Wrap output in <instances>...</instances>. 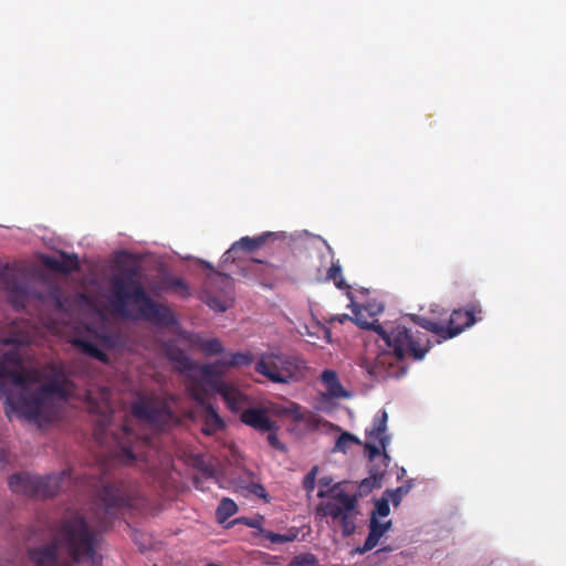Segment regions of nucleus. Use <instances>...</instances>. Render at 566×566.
Masks as SVG:
<instances>
[{"mask_svg":"<svg viewBox=\"0 0 566 566\" xmlns=\"http://www.w3.org/2000/svg\"><path fill=\"white\" fill-rule=\"evenodd\" d=\"M30 334L25 324L18 321L0 322V344L12 347L0 355V399L4 398L6 415L18 413L24 419L44 426L56 415L53 399L40 388L30 386L41 380L39 369L25 366V345Z\"/></svg>","mask_w":566,"mask_h":566,"instance_id":"f257e3e1","label":"nucleus"},{"mask_svg":"<svg viewBox=\"0 0 566 566\" xmlns=\"http://www.w3.org/2000/svg\"><path fill=\"white\" fill-rule=\"evenodd\" d=\"M353 322L364 328L373 329L385 342L388 350L377 355L368 373L376 379L399 378L407 373L405 360H421L431 348L430 338L426 333L397 325L389 332L376 318L370 319L367 307L352 305Z\"/></svg>","mask_w":566,"mask_h":566,"instance_id":"f03ea898","label":"nucleus"},{"mask_svg":"<svg viewBox=\"0 0 566 566\" xmlns=\"http://www.w3.org/2000/svg\"><path fill=\"white\" fill-rule=\"evenodd\" d=\"M52 539L28 549L34 566H67L64 552L72 562L93 558L97 548V532L77 512H66L51 526Z\"/></svg>","mask_w":566,"mask_h":566,"instance_id":"7ed1b4c3","label":"nucleus"},{"mask_svg":"<svg viewBox=\"0 0 566 566\" xmlns=\"http://www.w3.org/2000/svg\"><path fill=\"white\" fill-rule=\"evenodd\" d=\"M142 276V269L135 264L112 279L111 303L115 312L122 317L143 318L156 326L175 325L177 321L172 311L147 294Z\"/></svg>","mask_w":566,"mask_h":566,"instance_id":"20e7f679","label":"nucleus"},{"mask_svg":"<svg viewBox=\"0 0 566 566\" xmlns=\"http://www.w3.org/2000/svg\"><path fill=\"white\" fill-rule=\"evenodd\" d=\"M333 483L331 476H323L318 480L319 490L317 496L327 499L316 506L317 515L332 517L342 527L344 536L355 532V510L358 503V494L347 490V482Z\"/></svg>","mask_w":566,"mask_h":566,"instance_id":"39448f33","label":"nucleus"},{"mask_svg":"<svg viewBox=\"0 0 566 566\" xmlns=\"http://www.w3.org/2000/svg\"><path fill=\"white\" fill-rule=\"evenodd\" d=\"M305 363L297 356L282 353H262L254 364L259 375L274 384H290L305 377Z\"/></svg>","mask_w":566,"mask_h":566,"instance_id":"423d86ee","label":"nucleus"},{"mask_svg":"<svg viewBox=\"0 0 566 566\" xmlns=\"http://www.w3.org/2000/svg\"><path fill=\"white\" fill-rule=\"evenodd\" d=\"M71 483L72 474L69 470L46 476L15 473L8 480L9 488L13 493L38 499L53 497L59 492L64 491Z\"/></svg>","mask_w":566,"mask_h":566,"instance_id":"0eeeda50","label":"nucleus"},{"mask_svg":"<svg viewBox=\"0 0 566 566\" xmlns=\"http://www.w3.org/2000/svg\"><path fill=\"white\" fill-rule=\"evenodd\" d=\"M387 422V411L384 409L379 410L374 417L371 429L366 431L369 441L365 444L368 459L374 461L377 457H381L385 468H387L390 462V457L386 452V448L390 442V437L386 433Z\"/></svg>","mask_w":566,"mask_h":566,"instance_id":"6e6552de","label":"nucleus"},{"mask_svg":"<svg viewBox=\"0 0 566 566\" xmlns=\"http://www.w3.org/2000/svg\"><path fill=\"white\" fill-rule=\"evenodd\" d=\"M132 413L155 427L164 428L175 422L176 417L166 402L149 398H139L132 403Z\"/></svg>","mask_w":566,"mask_h":566,"instance_id":"1a4fd4ad","label":"nucleus"},{"mask_svg":"<svg viewBox=\"0 0 566 566\" xmlns=\"http://www.w3.org/2000/svg\"><path fill=\"white\" fill-rule=\"evenodd\" d=\"M46 382L39 388L42 392L53 399L69 400L75 392L74 382L67 377L65 368L61 364L48 363L44 366Z\"/></svg>","mask_w":566,"mask_h":566,"instance_id":"9d476101","label":"nucleus"},{"mask_svg":"<svg viewBox=\"0 0 566 566\" xmlns=\"http://www.w3.org/2000/svg\"><path fill=\"white\" fill-rule=\"evenodd\" d=\"M482 308L478 304H470L464 310H453L446 318H442L444 335L442 339H451L472 326L481 317Z\"/></svg>","mask_w":566,"mask_h":566,"instance_id":"9b49d317","label":"nucleus"},{"mask_svg":"<svg viewBox=\"0 0 566 566\" xmlns=\"http://www.w3.org/2000/svg\"><path fill=\"white\" fill-rule=\"evenodd\" d=\"M102 490L99 491V500L104 506L105 514L113 518L115 511L128 504L126 489L122 482H111L106 480V475L101 476Z\"/></svg>","mask_w":566,"mask_h":566,"instance_id":"f8f14e48","label":"nucleus"},{"mask_svg":"<svg viewBox=\"0 0 566 566\" xmlns=\"http://www.w3.org/2000/svg\"><path fill=\"white\" fill-rule=\"evenodd\" d=\"M114 443L118 447L116 460L123 463H132L135 457V444L139 442V437L132 430L128 423L123 424L120 430L112 433Z\"/></svg>","mask_w":566,"mask_h":566,"instance_id":"ddd939ff","label":"nucleus"},{"mask_svg":"<svg viewBox=\"0 0 566 566\" xmlns=\"http://www.w3.org/2000/svg\"><path fill=\"white\" fill-rule=\"evenodd\" d=\"M0 280L3 289L10 293L12 303L24 305L27 300V286L23 277L8 265L1 271Z\"/></svg>","mask_w":566,"mask_h":566,"instance_id":"4468645a","label":"nucleus"},{"mask_svg":"<svg viewBox=\"0 0 566 566\" xmlns=\"http://www.w3.org/2000/svg\"><path fill=\"white\" fill-rule=\"evenodd\" d=\"M240 420L244 424L259 432L272 431L275 429V421L268 416V411L260 407H250L240 415Z\"/></svg>","mask_w":566,"mask_h":566,"instance_id":"2eb2a0df","label":"nucleus"},{"mask_svg":"<svg viewBox=\"0 0 566 566\" xmlns=\"http://www.w3.org/2000/svg\"><path fill=\"white\" fill-rule=\"evenodd\" d=\"M275 233L273 232H264L258 237H243L241 238L239 241H235L231 248L224 252V254L222 255V259L224 262H228V261H234L235 260V254L239 252V251H243V252H248V253H251L253 251H255L256 249L261 248L262 245L265 244V242L268 241L269 238H272L274 237Z\"/></svg>","mask_w":566,"mask_h":566,"instance_id":"dca6fc26","label":"nucleus"},{"mask_svg":"<svg viewBox=\"0 0 566 566\" xmlns=\"http://www.w3.org/2000/svg\"><path fill=\"white\" fill-rule=\"evenodd\" d=\"M196 369L200 373L201 382L212 391L219 394L223 387L226 388L227 381L222 378L224 368L220 364V359L211 364L197 365Z\"/></svg>","mask_w":566,"mask_h":566,"instance_id":"f3484780","label":"nucleus"},{"mask_svg":"<svg viewBox=\"0 0 566 566\" xmlns=\"http://www.w3.org/2000/svg\"><path fill=\"white\" fill-rule=\"evenodd\" d=\"M228 409L232 412H242L248 408L249 398L234 385L227 382L226 388L219 391Z\"/></svg>","mask_w":566,"mask_h":566,"instance_id":"a211bd4d","label":"nucleus"},{"mask_svg":"<svg viewBox=\"0 0 566 566\" xmlns=\"http://www.w3.org/2000/svg\"><path fill=\"white\" fill-rule=\"evenodd\" d=\"M391 527V521L380 522L375 514L370 515L369 520V533L363 545L359 548L360 553H367L377 546L379 539L384 536V534L389 531Z\"/></svg>","mask_w":566,"mask_h":566,"instance_id":"6ab92c4d","label":"nucleus"},{"mask_svg":"<svg viewBox=\"0 0 566 566\" xmlns=\"http://www.w3.org/2000/svg\"><path fill=\"white\" fill-rule=\"evenodd\" d=\"M233 279L226 273L220 271L209 272L203 286L206 290H212V292H218L222 294H233Z\"/></svg>","mask_w":566,"mask_h":566,"instance_id":"aec40b11","label":"nucleus"},{"mask_svg":"<svg viewBox=\"0 0 566 566\" xmlns=\"http://www.w3.org/2000/svg\"><path fill=\"white\" fill-rule=\"evenodd\" d=\"M158 290L176 294L182 298H187L191 294L190 287L184 279L172 276L170 274H164L160 276L158 281Z\"/></svg>","mask_w":566,"mask_h":566,"instance_id":"412c9836","label":"nucleus"},{"mask_svg":"<svg viewBox=\"0 0 566 566\" xmlns=\"http://www.w3.org/2000/svg\"><path fill=\"white\" fill-rule=\"evenodd\" d=\"M321 381L326 388L327 396L331 398H348L349 392L346 391L340 384L336 371L325 369L321 375Z\"/></svg>","mask_w":566,"mask_h":566,"instance_id":"4be33fe9","label":"nucleus"},{"mask_svg":"<svg viewBox=\"0 0 566 566\" xmlns=\"http://www.w3.org/2000/svg\"><path fill=\"white\" fill-rule=\"evenodd\" d=\"M166 356L170 361L176 364L180 371H188L197 368V364L193 363L186 352L178 346L168 345L166 347Z\"/></svg>","mask_w":566,"mask_h":566,"instance_id":"5701e85b","label":"nucleus"},{"mask_svg":"<svg viewBox=\"0 0 566 566\" xmlns=\"http://www.w3.org/2000/svg\"><path fill=\"white\" fill-rule=\"evenodd\" d=\"M44 264L53 270V271H56V272H60V273H63V274H69L73 271H77L78 270V260H77V256L76 255H66V254H63V259L60 260V259H56V258H52V256H46L44 259Z\"/></svg>","mask_w":566,"mask_h":566,"instance_id":"b1692460","label":"nucleus"},{"mask_svg":"<svg viewBox=\"0 0 566 566\" xmlns=\"http://www.w3.org/2000/svg\"><path fill=\"white\" fill-rule=\"evenodd\" d=\"M190 343L206 356L220 355L224 352L223 345L218 338H202L199 335H193Z\"/></svg>","mask_w":566,"mask_h":566,"instance_id":"393cba45","label":"nucleus"},{"mask_svg":"<svg viewBox=\"0 0 566 566\" xmlns=\"http://www.w3.org/2000/svg\"><path fill=\"white\" fill-rule=\"evenodd\" d=\"M253 361L254 355L250 350L229 353L226 357L220 358V364L224 369L250 366Z\"/></svg>","mask_w":566,"mask_h":566,"instance_id":"a878e982","label":"nucleus"},{"mask_svg":"<svg viewBox=\"0 0 566 566\" xmlns=\"http://www.w3.org/2000/svg\"><path fill=\"white\" fill-rule=\"evenodd\" d=\"M203 301L206 302V304L217 311V312H226L232 301H233V297H232V294H222L220 293L219 295H216L214 292H212V290H203Z\"/></svg>","mask_w":566,"mask_h":566,"instance_id":"bb28decb","label":"nucleus"},{"mask_svg":"<svg viewBox=\"0 0 566 566\" xmlns=\"http://www.w3.org/2000/svg\"><path fill=\"white\" fill-rule=\"evenodd\" d=\"M205 413H206V428H203V432L206 434H211L212 432L217 430H221L224 427V422L222 418L219 416L217 410L213 408L212 405L207 403L205 406Z\"/></svg>","mask_w":566,"mask_h":566,"instance_id":"cd10ccee","label":"nucleus"},{"mask_svg":"<svg viewBox=\"0 0 566 566\" xmlns=\"http://www.w3.org/2000/svg\"><path fill=\"white\" fill-rule=\"evenodd\" d=\"M412 319L418 326L436 334L438 337H440L442 339V335H444L442 318H440L439 321H436L430 317L415 315L412 317Z\"/></svg>","mask_w":566,"mask_h":566,"instance_id":"c85d7f7f","label":"nucleus"},{"mask_svg":"<svg viewBox=\"0 0 566 566\" xmlns=\"http://www.w3.org/2000/svg\"><path fill=\"white\" fill-rule=\"evenodd\" d=\"M73 344L76 347H78L84 354L93 358H96L101 361H107V355L102 349H99L97 345H95L94 343L77 338L73 342Z\"/></svg>","mask_w":566,"mask_h":566,"instance_id":"c756f323","label":"nucleus"},{"mask_svg":"<svg viewBox=\"0 0 566 566\" xmlns=\"http://www.w3.org/2000/svg\"><path fill=\"white\" fill-rule=\"evenodd\" d=\"M238 511L235 502L229 497H223L217 507V518L219 522H224L233 516Z\"/></svg>","mask_w":566,"mask_h":566,"instance_id":"7c9ffc66","label":"nucleus"},{"mask_svg":"<svg viewBox=\"0 0 566 566\" xmlns=\"http://www.w3.org/2000/svg\"><path fill=\"white\" fill-rule=\"evenodd\" d=\"M111 422V415L109 413H103L101 416V418L97 420V422L95 423V427H94V438L95 440L103 444L105 443L106 441V432H107V427Z\"/></svg>","mask_w":566,"mask_h":566,"instance_id":"2f4dec72","label":"nucleus"},{"mask_svg":"<svg viewBox=\"0 0 566 566\" xmlns=\"http://www.w3.org/2000/svg\"><path fill=\"white\" fill-rule=\"evenodd\" d=\"M263 537L269 539L272 544H284L295 541L297 537V531L292 528L285 534L265 531Z\"/></svg>","mask_w":566,"mask_h":566,"instance_id":"473e14b6","label":"nucleus"},{"mask_svg":"<svg viewBox=\"0 0 566 566\" xmlns=\"http://www.w3.org/2000/svg\"><path fill=\"white\" fill-rule=\"evenodd\" d=\"M327 279L332 280L335 283L336 287L339 290L348 287L343 277L342 266L339 265L338 262L332 263L331 268L327 271Z\"/></svg>","mask_w":566,"mask_h":566,"instance_id":"72a5a7b5","label":"nucleus"},{"mask_svg":"<svg viewBox=\"0 0 566 566\" xmlns=\"http://www.w3.org/2000/svg\"><path fill=\"white\" fill-rule=\"evenodd\" d=\"M411 489V483L408 482L401 486H398L395 490H387L385 495H387L392 502L394 506H398L401 503L402 496L407 495Z\"/></svg>","mask_w":566,"mask_h":566,"instance_id":"f704fd0d","label":"nucleus"},{"mask_svg":"<svg viewBox=\"0 0 566 566\" xmlns=\"http://www.w3.org/2000/svg\"><path fill=\"white\" fill-rule=\"evenodd\" d=\"M389 502H390V499L384 494L381 499L376 501L375 510L373 511L371 514H375L376 517L377 516H381V517L388 516L390 513Z\"/></svg>","mask_w":566,"mask_h":566,"instance_id":"c9c22d12","label":"nucleus"},{"mask_svg":"<svg viewBox=\"0 0 566 566\" xmlns=\"http://www.w3.org/2000/svg\"><path fill=\"white\" fill-rule=\"evenodd\" d=\"M352 443H359V440L349 432H343L336 440L335 449L345 452Z\"/></svg>","mask_w":566,"mask_h":566,"instance_id":"e433bc0d","label":"nucleus"},{"mask_svg":"<svg viewBox=\"0 0 566 566\" xmlns=\"http://www.w3.org/2000/svg\"><path fill=\"white\" fill-rule=\"evenodd\" d=\"M289 566H317V558L310 553L295 556Z\"/></svg>","mask_w":566,"mask_h":566,"instance_id":"4c0bfd02","label":"nucleus"},{"mask_svg":"<svg viewBox=\"0 0 566 566\" xmlns=\"http://www.w3.org/2000/svg\"><path fill=\"white\" fill-rule=\"evenodd\" d=\"M317 472H318V467L317 465H314L308 472L307 474L304 476L303 479V489L306 491V493L310 495L314 489H315V482H316V476H317Z\"/></svg>","mask_w":566,"mask_h":566,"instance_id":"58836bf2","label":"nucleus"},{"mask_svg":"<svg viewBox=\"0 0 566 566\" xmlns=\"http://www.w3.org/2000/svg\"><path fill=\"white\" fill-rule=\"evenodd\" d=\"M238 521L251 528L258 530L259 534L262 536L264 535V532L266 531L263 528L264 517L261 515H258L255 517H241Z\"/></svg>","mask_w":566,"mask_h":566,"instance_id":"ea45409f","label":"nucleus"},{"mask_svg":"<svg viewBox=\"0 0 566 566\" xmlns=\"http://www.w3.org/2000/svg\"><path fill=\"white\" fill-rule=\"evenodd\" d=\"M189 392H190V396L191 398L197 401L198 403L202 405V406H206L205 405V396H206V392L202 388V385L199 382V381H193V384L188 388Z\"/></svg>","mask_w":566,"mask_h":566,"instance_id":"a19ab883","label":"nucleus"},{"mask_svg":"<svg viewBox=\"0 0 566 566\" xmlns=\"http://www.w3.org/2000/svg\"><path fill=\"white\" fill-rule=\"evenodd\" d=\"M276 430H277V427L275 426L274 430L266 431L268 432V438H266L268 442L272 448L280 450V451H284L285 446L280 441Z\"/></svg>","mask_w":566,"mask_h":566,"instance_id":"79ce46f5","label":"nucleus"},{"mask_svg":"<svg viewBox=\"0 0 566 566\" xmlns=\"http://www.w3.org/2000/svg\"><path fill=\"white\" fill-rule=\"evenodd\" d=\"M252 263H253V264H261V265H263L264 273H265L266 275H269V276H273V275H274V273L279 270V268H277V266H274V265H272V264H270V263L262 262V261L256 260V259H253V260H252Z\"/></svg>","mask_w":566,"mask_h":566,"instance_id":"37998d69","label":"nucleus"},{"mask_svg":"<svg viewBox=\"0 0 566 566\" xmlns=\"http://www.w3.org/2000/svg\"><path fill=\"white\" fill-rule=\"evenodd\" d=\"M250 491L259 497L265 499L268 495L264 486L259 483H252L250 486Z\"/></svg>","mask_w":566,"mask_h":566,"instance_id":"c03bdc74","label":"nucleus"},{"mask_svg":"<svg viewBox=\"0 0 566 566\" xmlns=\"http://www.w3.org/2000/svg\"><path fill=\"white\" fill-rule=\"evenodd\" d=\"M367 307V314L370 317V319L375 318V315L382 311V306L380 305H368Z\"/></svg>","mask_w":566,"mask_h":566,"instance_id":"a18cd8bd","label":"nucleus"},{"mask_svg":"<svg viewBox=\"0 0 566 566\" xmlns=\"http://www.w3.org/2000/svg\"><path fill=\"white\" fill-rule=\"evenodd\" d=\"M369 472H370L371 478H373L375 481H379V480H381V479H382V476H384V471H382V470H378V469H374V468H371V469L369 470Z\"/></svg>","mask_w":566,"mask_h":566,"instance_id":"49530a36","label":"nucleus"},{"mask_svg":"<svg viewBox=\"0 0 566 566\" xmlns=\"http://www.w3.org/2000/svg\"><path fill=\"white\" fill-rule=\"evenodd\" d=\"M200 264H201V266H202V268H205V269L209 270L210 272L216 271V270L213 269L212 264H211L210 262H208V261H203V260H201V261H200Z\"/></svg>","mask_w":566,"mask_h":566,"instance_id":"de8ad7c7","label":"nucleus"},{"mask_svg":"<svg viewBox=\"0 0 566 566\" xmlns=\"http://www.w3.org/2000/svg\"><path fill=\"white\" fill-rule=\"evenodd\" d=\"M339 323H344L345 321H353V316L348 314H343L336 318Z\"/></svg>","mask_w":566,"mask_h":566,"instance_id":"09e8293b","label":"nucleus"},{"mask_svg":"<svg viewBox=\"0 0 566 566\" xmlns=\"http://www.w3.org/2000/svg\"><path fill=\"white\" fill-rule=\"evenodd\" d=\"M359 488L360 489H370V481H369V479L363 480Z\"/></svg>","mask_w":566,"mask_h":566,"instance_id":"8fccbe9b","label":"nucleus"},{"mask_svg":"<svg viewBox=\"0 0 566 566\" xmlns=\"http://www.w3.org/2000/svg\"><path fill=\"white\" fill-rule=\"evenodd\" d=\"M390 551H391V548H390V547H384V548H381V549H378V551H377V554H378V553H381V552H390Z\"/></svg>","mask_w":566,"mask_h":566,"instance_id":"3c124183","label":"nucleus"},{"mask_svg":"<svg viewBox=\"0 0 566 566\" xmlns=\"http://www.w3.org/2000/svg\"><path fill=\"white\" fill-rule=\"evenodd\" d=\"M207 566H218V565L211 563V564H208Z\"/></svg>","mask_w":566,"mask_h":566,"instance_id":"603ef678","label":"nucleus"}]
</instances>
